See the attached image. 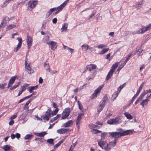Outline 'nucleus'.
Instances as JSON below:
<instances>
[{"mask_svg":"<svg viewBox=\"0 0 151 151\" xmlns=\"http://www.w3.org/2000/svg\"><path fill=\"white\" fill-rule=\"evenodd\" d=\"M26 116L24 113H23L22 115L20 116V120L21 121H23L22 122L23 123H24L26 122V121L24 120V119L25 118Z\"/></svg>","mask_w":151,"mask_h":151,"instance_id":"obj_31","label":"nucleus"},{"mask_svg":"<svg viewBox=\"0 0 151 151\" xmlns=\"http://www.w3.org/2000/svg\"><path fill=\"white\" fill-rule=\"evenodd\" d=\"M16 27V25L14 24H11L8 25L6 27V30H10L12 29L15 27Z\"/></svg>","mask_w":151,"mask_h":151,"instance_id":"obj_34","label":"nucleus"},{"mask_svg":"<svg viewBox=\"0 0 151 151\" xmlns=\"http://www.w3.org/2000/svg\"><path fill=\"white\" fill-rule=\"evenodd\" d=\"M29 85V84H24L21 87V91H24L26 88Z\"/></svg>","mask_w":151,"mask_h":151,"instance_id":"obj_45","label":"nucleus"},{"mask_svg":"<svg viewBox=\"0 0 151 151\" xmlns=\"http://www.w3.org/2000/svg\"><path fill=\"white\" fill-rule=\"evenodd\" d=\"M33 136L32 134H27L24 137V139H28L31 138Z\"/></svg>","mask_w":151,"mask_h":151,"instance_id":"obj_51","label":"nucleus"},{"mask_svg":"<svg viewBox=\"0 0 151 151\" xmlns=\"http://www.w3.org/2000/svg\"><path fill=\"white\" fill-rule=\"evenodd\" d=\"M145 96V95L144 94L142 93L135 102V104H136L138 103L139 101L141 100Z\"/></svg>","mask_w":151,"mask_h":151,"instance_id":"obj_26","label":"nucleus"},{"mask_svg":"<svg viewBox=\"0 0 151 151\" xmlns=\"http://www.w3.org/2000/svg\"><path fill=\"white\" fill-rule=\"evenodd\" d=\"M144 82H143L140 85V86L138 90L137 91L135 95L137 96H138L140 93L141 90L142 89L144 85Z\"/></svg>","mask_w":151,"mask_h":151,"instance_id":"obj_32","label":"nucleus"},{"mask_svg":"<svg viewBox=\"0 0 151 151\" xmlns=\"http://www.w3.org/2000/svg\"><path fill=\"white\" fill-rule=\"evenodd\" d=\"M37 4V2L36 1H29L28 3V9L32 10L36 6Z\"/></svg>","mask_w":151,"mask_h":151,"instance_id":"obj_7","label":"nucleus"},{"mask_svg":"<svg viewBox=\"0 0 151 151\" xmlns=\"http://www.w3.org/2000/svg\"><path fill=\"white\" fill-rule=\"evenodd\" d=\"M143 4V0H140L139 3L135 4L134 6L136 8L140 7Z\"/></svg>","mask_w":151,"mask_h":151,"instance_id":"obj_40","label":"nucleus"},{"mask_svg":"<svg viewBox=\"0 0 151 151\" xmlns=\"http://www.w3.org/2000/svg\"><path fill=\"white\" fill-rule=\"evenodd\" d=\"M33 99V98L31 99L28 101H27L26 103L24 105V108L28 109L29 108L28 106V105L31 102Z\"/></svg>","mask_w":151,"mask_h":151,"instance_id":"obj_36","label":"nucleus"},{"mask_svg":"<svg viewBox=\"0 0 151 151\" xmlns=\"http://www.w3.org/2000/svg\"><path fill=\"white\" fill-rule=\"evenodd\" d=\"M114 72V70H113V69H111L110 71L109 72L106 77V80H109L110 78L112 76Z\"/></svg>","mask_w":151,"mask_h":151,"instance_id":"obj_18","label":"nucleus"},{"mask_svg":"<svg viewBox=\"0 0 151 151\" xmlns=\"http://www.w3.org/2000/svg\"><path fill=\"white\" fill-rule=\"evenodd\" d=\"M121 122V120L119 118H116L109 120L107 123L110 124H117Z\"/></svg>","mask_w":151,"mask_h":151,"instance_id":"obj_2","label":"nucleus"},{"mask_svg":"<svg viewBox=\"0 0 151 151\" xmlns=\"http://www.w3.org/2000/svg\"><path fill=\"white\" fill-rule=\"evenodd\" d=\"M128 131L124 132L122 133H120L118 132H110L109 133V134L112 137L114 138L115 139H116L126 135V134H129Z\"/></svg>","mask_w":151,"mask_h":151,"instance_id":"obj_1","label":"nucleus"},{"mask_svg":"<svg viewBox=\"0 0 151 151\" xmlns=\"http://www.w3.org/2000/svg\"><path fill=\"white\" fill-rule=\"evenodd\" d=\"M51 110L50 108H49L46 111L45 115L41 116V118L44 120L48 121L49 118L51 117L50 112Z\"/></svg>","mask_w":151,"mask_h":151,"instance_id":"obj_3","label":"nucleus"},{"mask_svg":"<svg viewBox=\"0 0 151 151\" xmlns=\"http://www.w3.org/2000/svg\"><path fill=\"white\" fill-rule=\"evenodd\" d=\"M117 130L120 133H122L124 132H125L126 131H128L129 134L128 133L127 134H126V135H129L132 134L133 133V130H128L126 131H124V130H123L122 128H119L117 129Z\"/></svg>","mask_w":151,"mask_h":151,"instance_id":"obj_15","label":"nucleus"},{"mask_svg":"<svg viewBox=\"0 0 151 151\" xmlns=\"http://www.w3.org/2000/svg\"><path fill=\"white\" fill-rule=\"evenodd\" d=\"M13 0H6L2 4L0 5L1 7V8L6 7L10 2L13 1Z\"/></svg>","mask_w":151,"mask_h":151,"instance_id":"obj_17","label":"nucleus"},{"mask_svg":"<svg viewBox=\"0 0 151 151\" xmlns=\"http://www.w3.org/2000/svg\"><path fill=\"white\" fill-rule=\"evenodd\" d=\"M77 102H78V106L79 109L81 110H82V109L83 108V106L81 104L80 101H78Z\"/></svg>","mask_w":151,"mask_h":151,"instance_id":"obj_48","label":"nucleus"},{"mask_svg":"<svg viewBox=\"0 0 151 151\" xmlns=\"http://www.w3.org/2000/svg\"><path fill=\"white\" fill-rule=\"evenodd\" d=\"M68 24L67 23H65L62 27L61 29L60 30L61 32H63V31H65L68 27Z\"/></svg>","mask_w":151,"mask_h":151,"instance_id":"obj_23","label":"nucleus"},{"mask_svg":"<svg viewBox=\"0 0 151 151\" xmlns=\"http://www.w3.org/2000/svg\"><path fill=\"white\" fill-rule=\"evenodd\" d=\"M107 133L106 132H104L103 133H101V138L102 140L104 139L106 137V135Z\"/></svg>","mask_w":151,"mask_h":151,"instance_id":"obj_50","label":"nucleus"},{"mask_svg":"<svg viewBox=\"0 0 151 151\" xmlns=\"http://www.w3.org/2000/svg\"><path fill=\"white\" fill-rule=\"evenodd\" d=\"M16 77L15 76H13L12 77L8 83V84L7 86L8 88L11 87L12 85L16 79Z\"/></svg>","mask_w":151,"mask_h":151,"instance_id":"obj_14","label":"nucleus"},{"mask_svg":"<svg viewBox=\"0 0 151 151\" xmlns=\"http://www.w3.org/2000/svg\"><path fill=\"white\" fill-rule=\"evenodd\" d=\"M9 17H7L3 18L0 25V27H4L7 23V21H9Z\"/></svg>","mask_w":151,"mask_h":151,"instance_id":"obj_11","label":"nucleus"},{"mask_svg":"<svg viewBox=\"0 0 151 151\" xmlns=\"http://www.w3.org/2000/svg\"><path fill=\"white\" fill-rule=\"evenodd\" d=\"M27 47L29 49L32 45L33 40L32 37L28 35H27Z\"/></svg>","mask_w":151,"mask_h":151,"instance_id":"obj_10","label":"nucleus"},{"mask_svg":"<svg viewBox=\"0 0 151 151\" xmlns=\"http://www.w3.org/2000/svg\"><path fill=\"white\" fill-rule=\"evenodd\" d=\"M118 91H117L116 92L114 93L112 95V99H113L114 100L118 96V94L119 93Z\"/></svg>","mask_w":151,"mask_h":151,"instance_id":"obj_47","label":"nucleus"},{"mask_svg":"<svg viewBox=\"0 0 151 151\" xmlns=\"http://www.w3.org/2000/svg\"><path fill=\"white\" fill-rule=\"evenodd\" d=\"M37 88V85H36L35 86H30L28 88V90L29 92L32 93L33 90L36 89Z\"/></svg>","mask_w":151,"mask_h":151,"instance_id":"obj_28","label":"nucleus"},{"mask_svg":"<svg viewBox=\"0 0 151 151\" xmlns=\"http://www.w3.org/2000/svg\"><path fill=\"white\" fill-rule=\"evenodd\" d=\"M86 70L87 71H88L89 72H91L92 70H93V69H91V65H88L86 67Z\"/></svg>","mask_w":151,"mask_h":151,"instance_id":"obj_58","label":"nucleus"},{"mask_svg":"<svg viewBox=\"0 0 151 151\" xmlns=\"http://www.w3.org/2000/svg\"><path fill=\"white\" fill-rule=\"evenodd\" d=\"M137 96L135 94L134 96L132 98V99L130 101L129 103V104H131L133 102L134 100L137 97Z\"/></svg>","mask_w":151,"mask_h":151,"instance_id":"obj_60","label":"nucleus"},{"mask_svg":"<svg viewBox=\"0 0 151 151\" xmlns=\"http://www.w3.org/2000/svg\"><path fill=\"white\" fill-rule=\"evenodd\" d=\"M142 49L140 48L138 49L137 52V53L138 55H139L142 52Z\"/></svg>","mask_w":151,"mask_h":151,"instance_id":"obj_62","label":"nucleus"},{"mask_svg":"<svg viewBox=\"0 0 151 151\" xmlns=\"http://www.w3.org/2000/svg\"><path fill=\"white\" fill-rule=\"evenodd\" d=\"M64 48L65 49H67L71 53H73V49L70 48L68 47L65 46V45H64Z\"/></svg>","mask_w":151,"mask_h":151,"instance_id":"obj_44","label":"nucleus"},{"mask_svg":"<svg viewBox=\"0 0 151 151\" xmlns=\"http://www.w3.org/2000/svg\"><path fill=\"white\" fill-rule=\"evenodd\" d=\"M70 111V109L69 108H65L63 111L61 117L62 119H66L69 115Z\"/></svg>","mask_w":151,"mask_h":151,"instance_id":"obj_5","label":"nucleus"},{"mask_svg":"<svg viewBox=\"0 0 151 151\" xmlns=\"http://www.w3.org/2000/svg\"><path fill=\"white\" fill-rule=\"evenodd\" d=\"M47 133L45 132H43L40 133H35V134L38 137H43Z\"/></svg>","mask_w":151,"mask_h":151,"instance_id":"obj_27","label":"nucleus"},{"mask_svg":"<svg viewBox=\"0 0 151 151\" xmlns=\"http://www.w3.org/2000/svg\"><path fill=\"white\" fill-rule=\"evenodd\" d=\"M46 43L48 45H51V49L52 50H54L56 49L57 45L56 42L51 41L49 42H47Z\"/></svg>","mask_w":151,"mask_h":151,"instance_id":"obj_9","label":"nucleus"},{"mask_svg":"<svg viewBox=\"0 0 151 151\" xmlns=\"http://www.w3.org/2000/svg\"><path fill=\"white\" fill-rule=\"evenodd\" d=\"M118 62H116L111 67V68L114 70V71H115V69L117 68V67L119 65Z\"/></svg>","mask_w":151,"mask_h":151,"instance_id":"obj_43","label":"nucleus"},{"mask_svg":"<svg viewBox=\"0 0 151 151\" xmlns=\"http://www.w3.org/2000/svg\"><path fill=\"white\" fill-rule=\"evenodd\" d=\"M73 121L72 120H69L65 123L63 124V127H67L71 126L73 124Z\"/></svg>","mask_w":151,"mask_h":151,"instance_id":"obj_16","label":"nucleus"},{"mask_svg":"<svg viewBox=\"0 0 151 151\" xmlns=\"http://www.w3.org/2000/svg\"><path fill=\"white\" fill-rule=\"evenodd\" d=\"M59 111L58 108H56L52 112L51 114V115H52L51 116H52L54 115H55L57 114Z\"/></svg>","mask_w":151,"mask_h":151,"instance_id":"obj_42","label":"nucleus"},{"mask_svg":"<svg viewBox=\"0 0 151 151\" xmlns=\"http://www.w3.org/2000/svg\"><path fill=\"white\" fill-rule=\"evenodd\" d=\"M92 132L94 134H97V133H99L101 132V131L100 130H97L96 129H95L93 131H92Z\"/></svg>","mask_w":151,"mask_h":151,"instance_id":"obj_64","label":"nucleus"},{"mask_svg":"<svg viewBox=\"0 0 151 151\" xmlns=\"http://www.w3.org/2000/svg\"><path fill=\"white\" fill-rule=\"evenodd\" d=\"M109 50V48H104L102 50H101L99 52V54L101 55L104 54L106 52Z\"/></svg>","mask_w":151,"mask_h":151,"instance_id":"obj_35","label":"nucleus"},{"mask_svg":"<svg viewBox=\"0 0 151 151\" xmlns=\"http://www.w3.org/2000/svg\"><path fill=\"white\" fill-rule=\"evenodd\" d=\"M68 0L65 1L60 6L56 8V10H58L59 12L61 11L68 3Z\"/></svg>","mask_w":151,"mask_h":151,"instance_id":"obj_13","label":"nucleus"},{"mask_svg":"<svg viewBox=\"0 0 151 151\" xmlns=\"http://www.w3.org/2000/svg\"><path fill=\"white\" fill-rule=\"evenodd\" d=\"M68 130V129L62 128L57 130V132L59 134H63L67 132Z\"/></svg>","mask_w":151,"mask_h":151,"instance_id":"obj_20","label":"nucleus"},{"mask_svg":"<svg viewBox=\"0 0 151 151\" xmlns=\"http://www.w3.org/2000/svg\"><path fill=\"white\" fill-rule=\"evenodd\" d=\"M81 47L82 50L83 51H86L88 49L89 46L88 45H83Z\"/></svg>","mask_w":151,"mask_h":151,"instance_id":"obj_38","label":"nucleus"},{"mask_svg":"<svg viewBox=\"0 0 151 151\" xmlns=\"http://www.w3.org/2000/svg\"><path fill=\"white\" fill-rule=\"evenodd\" d=\"M149 101V99H146L145 100H143L142 102L140 103V104L143 107H144L145 105H146L148 104V102Z\"/></svg>","mask_w":151,"mask_h":151,"instance_id":"obj_22","label":"nucleus"},{"mask_svg":"<svg viewBox=\"0 0 151 151\" xmlns=\"http://www.w3.org/2000/svg\"><path fill=\"white\" fill-rule=\"evenodd\" d=\"M106 145L104 147V149L106 151H108L111 148L109 144L106 143Z\"/></svg>","mask_w":151,"mask_h":151,"instance_id":"obj_39","label":"nucleus"},{"mask_svg":"<svg viewBox=\"0 0 151 151\" xmlns=\"http://www.w3.org/2000/svg\"><path fill=\"white\" fill-rule=\"evenodd\" d=\"M126 64L124 62L122 64H121L118 67L117 69L118 71H119L122 68H123L124 66Z\"/></svg>","mask_w":151,"mask_h":151,"instance_id":"obj_52","label":"nucleus"},{"mask_svg":"<svg viewBox=\"0 0 151 151\" xmlns=\"http://www.w3.org/2000/svg\"><path fill=\"white\" fill-rule=\"evenodd\" d=\"M91 69H93V70L96 69V65L94 64H91Z\"/></svg>","mask_w":151,"mask_h":151,"instance_id":"obj_63","label":"nucleus"},{"mask_svg":"<svg viewBox=\"0 0 151 151\" xmlns=\"http://www.w3.org/2000/svg\"><path fill=\"white\" fill-rule=\"evenodd\" d=\"M6 85V83L4 84H0V88L2 89H4Z\"/></svg>","mask_w":151,"mask_h":151,"instance_id":"obj_61","label":"nucleus"},{"mask_svg":"<svg viewBox=\"0 0 151 151\" xmlns=\"http://www.w3.org/2000/svg\"><path fill=\"white\" fill-rule=\"evenodd\" d=\"M117 141V139H115L114 141L110 142L109 143L111 148L114 147L116 145Z\"/></svg>","mask_w":151,"mask_h":151,"instance_id":"obj_25","label":"nucleus"},{"mask_svg":"<svg viewBox=\"0 0 151 151\" xmlns=\"http://www.w3.org/2000/svg\"><path fill=\"white\" fill-rule=\"evenodd\" d=\"M20 82H17V83L15 84L14 86H13L12 88H10V91L12 90L13 89H14L17 87L18 86H19L20 84Z\"/></svg>","mask_w":151,"mask_h":151,"instance_id":"obj_41","label":"nucleus"},{"mask_svg":"<svg viewBox=\"0 0 151 151\" xmlns=\"http://www.w3.org/2000/svg\"><path fill=\"white\" fill-rule=\"evenodd\" d=\"M151 29V23L149 24L148 25L144 27L143 28L139 29L137 32V33L139 34L142 33V34L146 31L150 30Z\"/></svg>","mask_w":151,"mask_h":151,"instance_id":"obj_4","label":"nucleus"},{"mask_svg":"<svg viewBox=\"0 0 151 151\" xmlns=\"http://www.w3.org/2000/svg\"><path fill=\"white\" fill-rule=\"evenodd\" d=\"M27 58L25 60V65L26 71H27L28 73L31 74L33 73V70L31 69L30 66V64L27 62Z\"/></svg>","mask_w":151,"mask_h":151,"instance_id":"obj_6","label":"nucleus"},{"mask_svg":"<svg viewBox=\"0 0 151 151\" xmlns=\"http://www.w3.org/2000/svg\"><path fill=\"white\" fill-rule=\"evenodd\" d=\"M96 74V71L94 72H93L92 74H91L90 75V76H89V77H88L89 79H91L92 78H94L95 76V75Z\"/></svg>","mask_w":151,"mask_h":151,"instance_id":"obj_53","label":"nucleus"},{"mask_svg":"<svg viewBox=\"0 0 151 151\" xmlns=\"http://www.w3.org/2000/svg\"><path fill=\"white\" fill-rule=\"evenodd\" d=\"M44 66L47 72H49L50 71V65L48 63H45L44 64Z\"/></svg>","mask_w":151,"mask_h":151,"instance_id":"obj_29","label":"nucleus"},{"mask_svg":"<svg viewBox=\"0 0 151 151\" xmlns=\"http://www.w3.org/2000/svg\"><path fill=\"white\" fill-rule=\"evenodd\" d=\"M17 40L19 41V43L15 49L14 51L17 52L18 51L19 49H20L21 47L22 44V39L21 37H18L17 38Z\"/></svg>","mask_w":151,"mask_h":151,"instance_id":"obj_12","label":"nucleus"},{"mask_svg":"<svg viewBox=\"0 0 151 151\" xmlns=\"http://www.w3.org/2000/svg\"><path fill=\"white\" fill-rule=\"evenodd\" d=\"M108 100V97L107 95H105L103 97L102 101L103 102L101 103L102 104H103L105 105L106 102L107 100Z\"/></svg>","mask_w":151,"mask_h":151,"instance_id":"obj_46","label":"nucleus"},{"mask_svg":"<svg viewBox=\"0 0 151 151\" xmlns=\"http://www.w3.org/2000/svg\"><path fill=\"white\" fill-rule=\"evenodd\" d=\"M54 140L52 139H48L47 140V142L50 144H52L54 145L53 143Z\"/></svg>","mask_w":151,"mask_h":151,"instance_id":"obj_59","label":"nucleus"},{"mask_svg":"<svg viewBox=\"0 0 151 151\" xmlns=\"http://www.w3.org/2000/svg\"><path fill=\"white\" fill-rule=\"evenodd\" d=\"M81 122V120H78L76 119V124L77 126V127L78 128V129H79V125L80 124Z\"/></svg>","mask_w":151,"mask_h":151,"instance_id":"obj_57","label":"nucleus"},{"mask_svg":"<svg viewBox=\"0 0 151 151\" xmlns=\"http://www.w3.org/2000/svg\"><path fill=\"white\" fill-rule=\"evenodd\" d=\"M132 55V54L131 53H129L128 55L127 58V59L125 60V61L124 62V63L126 64L127 62L129 60L131 56Z\"/></svg>","mask_w":151,"mask_h":151,"instance_id":"obj_54","label":"nucleus"},{"mask_svg":"<svg viewBox=\"0 0 151 151\" xmlns=\"http://www.w3.org/2000/svg\"><path fill=\"white\" fill-rule=\"evenodd\" d=\"M124 114L126 117L127 119H128L131 120L133 119V117L128 112H125L124 113Z\"/></svg>","mask_w":151,"mask_h":151,"instance_id":"obj_24","label":"nucleus"},{"mask_svg":"<svg viewBox=\"0 0 151 151\" xmlns=\"http://www.w3.org/2000/svg\"><path fill=\"white\" fill-rule=\"evenodd\" d=\"M106 47V45L103 44L99 45L97 46L98 48L99 49H102Z\"/></svg>","mask_w":151,"mask_h":151,"instance_id":"obj_55","label":"nucleus"},{"mask_svg":"<svg viewBox=\"0 0 151 151\" xmlns=\"http://www.w3.org/2000/svg\"><path fill=\"white\" fill-rule=\"evenodd\" d=\"M2 148L5 151H8L10 149V146L8 145H4Z\"/></svg>","mask_w":151,"mask_h":151,"instance_id":"obj_37","label":"nucleus"},{"mask_svg":"<svg viewBox=\"0 0 151 151\" xmlns=\"http://www.w3.org/2000/svg\"><path fill=\"white\" fill-rule=\"evenodd\" d=\"M104 86V85L100 86H99L95 91L94 93L92 94L91 96V99H93L95 97H96L98 94L100 93V91L102 89Z\"/></svg>","mask_w":151,"mask_h":151,"instance_id":"obj_8","label":"nucleus"},{"mask_svg":"<svg viewBox=\"0 0 151 151\" xmlns=\"http://www.w3.org/2000/svg\"><path fill=\"white\" fill-rule=\"evenodd\" d=\"M89 127L90 128L93 130V131L96 129H95V128L99 129V126L94 124H91L89 125Z\"/></svg>","mask_w":151,"mask_h":151,"instance_id":"obj_30","label":"nucleus"},{"mask_svg":"<svg viewBox=\"0 0 151 151\" xmlns=\"http://www.w3.org/2000/svg\"><path fill=\"white\" fill-rule=\"evenodd\" d=\"M83 113H81L79 114L78 116L77 119L78 120H81V119L82 117L83 116Z\"/></svg>","mask_w":151,"mask_h":151,"instance_id":"obj_56","label":"nucleus"},{"mask_svg":"<svg viewBox=\"0 0 151 151\" xmlns=\"http://www.w3.org/2000/svg\"><path fill=\"white\" fill-rule=\"evenodd\" d=\"M63 141V140H62L60 141L58 143L56 144L54 146V148H57L62 143Z\"/></svg>","mask_w":151,"mask_h":151,"instance_id":"obj_49","label":"nucleus"},{"mask_svg":"<svg viewBox=\"0 0 151 151\" xmlns=\"http://www.w3.org/2000/svg\"><path fill=\"white\" fill-rule=\"evenodd\" d=\"M56 10V8H53L50 9V10L47 13L46 17L47 18L52 13V12H54Z\"/></svg>","mask_w":151,"mask_h":151,"instance_id":"obj_21","label":"nucleus"},{"mask_svg":"<svg viewBox=\"0 0 151 151\" xmlns=\"http://www.w3.org/2000/svg\"><path fill=\"white\" fill-rule=\"evenodd\" d=\"M105 105L102 103L100 104L98 109V112H100L104 108Z\"/></svg>","mask_w":151,"mask_h":151,"instance_id":"obj_33","label":"nucleus"},{"mask_svg":"<svg viewBox=\"0 0 151 151\" xmlns=\"http://www.w3.org/2000/svg\"><path fill=\"white\" fill-rule=\"evenodd\" d=\"M98 145L99 146L102 148V149H104V147L106 145V142L105 141H102L100 140L98 142Z\"/></svg>","mask_w":151,"mask_h":151,"instance_id":"obj_19","label":"nucleus"}]
</instances>
